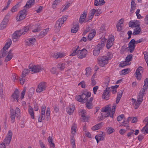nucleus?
<instances>
[{"label": "nucleus", "instance_id": "bf43d9fd", "mask_svg": "<svg viewBox=\"0 0 148 148\" xmlns=\"http://www.w3.org/2000/svg\"><path fill=\"white\" fill-rule=\"evenodd\" d=\"M50 71L53 74H57L58 73L56 71V68L53 67L51 69Z\"/></svg>", "mask_w": 148, "mask_h": 148}, {"label": "nucleus", "instance_id": "2f4dec72", "mask_svg": "<svg viewBox=\"0 0 148 148\" xmlns=\"http://www.w3.org/2000/svg\"><path fill=\"white\" fill-rule=\"evenodd\" d=\"M28 112L31 116V118L33 119H34V113L33 109L31 106H29L28 109Z\"/></svg>", "mask_w": 148, "mask_h": 148}, {"label": "nucleus", "instance_id": "6ab92c4d", "mask_svg": "<svg viewBox=\"0 0 148 148\" xmlns=\"http://www.w3.org/2000/svg\"><path fill=\"white\" fill-rule=\"evenodd\" d=\"M110 88H108L105 90L102 95V97L103 99L106 100H108L109 97V93L110 92Z\"/></svg>", "mask_w": 148, "mask_h": 148}, {"label": "nucleus", "instance_id": "aec40b11", "mask_svg": "<svg viewBox=\"0 0 148 148\" xmlns=\"http://www.w3.org/2000/svg\"><path fill=\"white\" fill-rule=\"evenodd\" d=\"M106 41V38H102L101 39L100 42L99 43V44L96 47V48H98V49L100 50L104 46L105 44Z\"/></svg>", "mask_w": 148, "mask_h": 148}, {"label": "nucleus", "instance_id": "9b49d317", "mask_svg": "<svg viewBox=\"0 0 148 148\" xmlns=\"http://www.w3.org/2000/svg\"><path fill=\"white\" fill-rule=\"evenodd\" d=\"M31 64H29V67L30 71L32 72V73L38 72L43 69L42 66L40 65H34L32 66H31Z\"/></svg>", "mask_w": 148, "mask_h": 148}, {"label": "nucleus", "instance_id": "20e7f679", "mask_svg": "<svg viewBox=\"0 0 148 148\" xmlns=\"http://www.w3.org/2000/svg\"><path fill=\"white\" fill-rule=\"evenodd\" d=\"M28 27H24L22 29L15 31L13 34L12 40L16 42L21 35L25 34L29 30Z\"/></svg>", "mask_w": 148, "mask_h": 148}, {"label": "nucleus", "instance_id": "603ef678", "mask_svg": "<svg viewBox=\"0 0 148 148\" xmlns=\"http://www.w3.org/2000/svg\"><path fill=\"white\" fill-rule=\"evenodd\" d=\"M114 131V129L112 127H108L107 128V132L109 134L112 133Z\"/></svg>", "mask_w": 148, "mask_h": 148}, {"label": "nucleus", "instance_id": "09e8293b", "mask_svg": "<svg viewBox=\"0 0 148 148\" xmlns=\"http://www.w3.org/2000/svg\"><path fill=\"white\" fill-rule=\"evenodd\" d=\"M145 59L148 66V53L145 51L143 53Z\"/></svg>", "mask_w": 148, "mask_h": 148}, {"label": "nucleus", "instance_id": "de8ad7c7", "mask_svg": "<svg viewBox=\"0 0 148 148\" xmlns=\"http://www.w3.org/2000/svg\"><path fill=\"white\" fill-rule=\"evenodd\" d=\"M71 144L72 147V148H75V138L74 136H72L71 140Z\"/></svg>", "mask_w": 148, "mask_h": 148}, {"label": "nucleus", "instance_id": "37998d69", "mask_svg": "<svg viewBox=\"0 0 148 148\" xmlns=\"http://www.w3.org/2000/svg\"><path fill=\"white\" fill-rule=\"evenodd\" d=\"M130 71V69H126L123 70L121 71V74L122 75H125L128 73Z\"/></svg>", "mask_w": 148, "mask_h": 148}, {"label": "nucleus", "instance_id": "393cba45", "mask_svg": "<svg viewBox=\"0 0 148 148\" xmlns=\"http://www.w3.org/2000/svg\"><path fill=\"white\" fill-rule=\"evenodd\" d=\"M87 14V13L84 11L83 13L81 15L79 19V22L80 23H82L84 21L85 18L86 17Z\"/></svg>", "mask_w": 148, "mask_h": 148}, {"label": "nucleus", "instance_id": "774afa93", "mask_svg": "<svg viewBox=\"0 0 148 148\" xmlns=\"http://www.w3.org/2000/svg\"><path fill=\"white\" fill-rule=\"evenodd\" d=\"M50 108L49 107H48L47 108L46 112V116H47V118H48L50 114Z\"/></svg>", "mask_w": 148, "mask_h": 148}, {"label": "nucleus", "instance_id": "a211bd4d", "mask_svg": "<svg viewBox=\"0 0 148 148\" xmlns=\"http://www.w3.org/2000/svg\"><path fill=\"white\" fill-rule=\"evenodd\" d=\"M114 40V37L113 36L108 39L107 42L106 47L108 49H110L113 45Z\"/></svg>", "mask_w": 148, "mask_h": 148}, {"label": "nucleus", "instance_id": "5701e85b", "mask_svg": "<svg viewBox=\"0 0 148 148\" xmlns=\"http://www.w3.org/2000/svg\"><path fill=\"white\" fill-rule=\"evenodd\" d=\"M123 20L122 19L120 20L119 22L116 25V27L118 31L120 32L122 29L123 26Z\"/></svg>", "mask_w": 148, "mask_h": 148}, {"label": "nucleus", "instance_id": "dca6fc26", "mask_svg": "<svg viewBox=\"0 0 148 148\" xmlns=\"http://www.w3.org/2000/svg\"><path fill=\"white\" fill-rule=\"evenodd\" d=\"M143 68L141 66H139L136 69V77L139 80H140L141 77V73L143 72Z\"/></svg>", "mask_w": 148, "mask_h": 148}, {"label": "nucleus", "instance_id": "e433bc0d", "mask_svg": "<svg viewBox=\"0 0 148 148\" xmlns=\"http://www.w3.org/2000/svg\"><path fill=\"white\" fill-rule=\"evenodd\" d=\"M49 30V28H47L44 29L39 34V36L42 37L46 35Z\"/></svg>", "mask_w": 148, "mask_h": 148}, {"label": "nucleus", "instance_id": "052dcab7", "mask_svg": "<svg viewBox=\"0 0 148 148\" xmlns=\"http://www.w3.org/2000/svg\"><path fill=\"white\" fill-rule=\"evenodd\" d=\"M26 91V88H25L23 89V90L21 92V98L22 99L24 98V96L25 93Z\"/></svg>", "mask_w": 148, "mask_h": 148}, {"label": "nucleus", "instance_id": "3c124183", "mask_svg": "<svg viewBox=\"0 0 148 148\" xmlns=\"http://www.w3.org/2000/svg\"><path fill=\"white\" fill-rule=\"evenodd\" d=\"M19 7L18 4H17L15 6H14L11 9V11L14 12L17 11L18 8Z\"/></svg>", "mask_w": 148, "mask_h": 148}, {"label": "nucleus", "instance_id": "ea45409f", "mask_svg": "<svg viewBox=\"0 0 148 148\" xmlns=\"http://www.w3.org/2000/svg\"><path fill=\"white\" fill-rule=\"evenodd\" d=\"M110 78L108 77H106L105 78V80L104 83L103 84L104 85L103 87L107 86L110 82Z\"/></svg>", "mask_w": 148, "mask_h": 148}, {"label": "nucleus", "instance_id": "473e14b6", "mask_svg": "<svg viewBox=\"0 0 148 148\" xmlns=\"http://www.w3.org/2000/svg\"><path fill=\"white\" fill-rule=\"evenodd\" d=\"M12 44V41L11 40H9L5 44V46L3 48V49L7 50L10 47Z\"/></svg>", "mask_w": 148, "mask_h": 148}, {"label": "nucleus", "instance_id": "4468645a", "mask_svg": "<svg viewBox=\"0 0 148 148\" xmlns=\"http://www.w3.org/2000/svg\"><path fill=\"white\" fill-rule=\"evenodd\" d=\"M12 135V131L10 130L8 132L6 138L4 140V143L8 145L10 144L11 140Z\"/></svg>", "mask_w": 148, "mask_h": 148}, {"label": "nucleus", "instance_id": "f03ea898", "mask_svg": "<svg viewBox=\"0 0 148 148\" xmlns=\"http://www.w3.org/2000/svg\"><path fill=\"white\" fill-rule=\"evenodd\" d=\"M87 53V51L85 49L81 50L79 49V47L77 46L73 48V52L70 54V56H73L77 55L79 58L82 59L86 57Z\"/></svg>", "mask_w": 148, "mask_h": 148}, {"label": "nucleus", "instance_id": "7c9ffc66", "mask_svg": "<svg viewBox=\"0 0 148 148\" xmlns=\"http://www.w3.org/2000/svg\"><path fill=\"white\" fill-rule=\"evenodd\" d=\"M103 123L101 122L97 124L92 128V129L93 130H96L100 129L102 127Z\"/></svg>", "mask_w": 148, "mask_h": 148}, {"label": "nucleus", "instance_id": "a878e982", "mask_svg": "<svg viewBox=\"0 0 148 148\" xmlns=\"http://www.w3.org/2000/svg\"><path fill=\"white\" fill-rule=\"evenodd\" d=\"M65 56V53H61L60 52H57L54 53L53 55V58L56 59H58L59 58H61Z\"/></svg>", "mask_w": 148, "mask_h": 148}, {"label": "nucleus", "instance_id": "5fc2aeb1", "mask_svg": "<svg viewBox=\"0 0 148 148\" xmlns=\"http://www.w3.org/2000/svg\"><path fill=\"white\" fill-rule=\"evenodd\" d=\"M43 9V7L41 6L35 8V10L37 13H40L42 11Z\"/></svg>", "mask_w": 148, "mask_h": 148}, {"label": "nucleus", "instance_id": "c85d7f7f", "mask_svg": "<svg viewBox=\"0 0 148 148\" xmlns=\"http://www.w3.org/2000/svg\"><path fill=\"white\" fill-rule=\"evenodd\" d=\"M136 8V4L134 2V0H132L131 3V9L130 12L131 14L134 12V10Z\"/></svg>", "mask_w": 148, "mask_h": 148}, {"label": "nucleus", "instance_id": "a18cd8bd", "mask_svg": "<svg viewBox=\"0 0 148 148\" xmlns=\"http://www.w3.org/2000/svg\"><path fill=\"white\" fill-rule=\"evenodd\" d=\"M29 72V71L28 69H26L24 70L22 72L21 75V77H25L26 76V75L28 74Z\"/></svg>", "mask_w": 148, "mask_h": 148}, {"label": "nucleus", "instance_id": "6e6d98bb", "mask_svg": "<svg viewBox=\"0 0 148 148\" xmlns=\"http://www.w3.org/2000/svg\"><path fill=\"white\" fill-rule=\"evenodd\" d=\"M128 121H124L122 123V124L121 125V126H123L124 127H126L128 128V127H129L128 126Z\"/></svg>", "mask_w": 148, "mask_h": 148}, {"label": "nucleus", "instance_id": "39448f33", "mask_svg": "<svg viewBox=\"0 0 148 148\" xmlns=\"http://www.w3.org/2000/svg\"><path fill=\"white\" fill-rule=\"evenodd\" d=\"M91 93L90 92L85 91L81 95H78L76 96V99L77 101L84 103L87 101V98L90 97Z\"/></svg>", "mask_w": 148, "mask_h": 148}, {"label": "nucleus", "instance_id": "69168bd1", "mask_svg": "<svg viewBox=\"0 0 148 148\" xmlns=\"http://www.w3.org/2000/svg\"><path fill=\"white\" fill-rule=\"evenodd\" d=\"M124 115L123 114H121L118 116L117 117V120L118 121H121L123 118L124 117Z\"/></svg>", "mask_w": 148, "mask_h": 148}, {"label": "nucleus", "instance_id": "0eeeda50", "mask_svg": "<svg viewBox=\"0 0 148 148\" xmlns=\"http://www.w3.org/2000/svg\"><path fill=\"white\" fill-rule=\"evenodd\" d=\"M14 111V110L12 108H11L10 110V117L11 122L12 123H14L15 121L16 115V117L19 119L20 116V110L18 108H16L15 110V112Z\"/></svg>", "mask_w": 148, "mask_h": 148}, {"label": "nucleus", "instance_id": "bb28decb", "mask_svg": "<svg viewBox=\"0 0 148 148\" xmlns=\"http://www.w3.org/2000/svg\"><path fill=\"white\" fill-rule=\"evenodd\" d=\"M104 134H103V133H102L101 134L97 135L95 136V138L96 139L97 143H98L100 141L103 140L104 138Z\"/></svg>", "mask_w": 148, "mask_h": 148}, {"label": "nucleus", "instance_id": "f704fd0d", "mask_svg": "<svg viewBox=\"0 0 148 148\" xmlns=\"http://www.w3.org/2000/svg\"><path fill=\"white\" fill-rule=\"evenodd\" d=\"M96 32L95 30H93L92 32H91L89 34L88 36V38L89 40H90L94 36Z\"/></svg>", "mask_w": 148, "mask_h": 148}, {"label": "nucleus", "instance_id": "ddd939ff", "mask_svg": "<svg viewBox=\"0 0 148 148\" xmlns=\"http://www.w3.org/2000/svg\"><path fill=\"white\" fill-rule=\"evenodd\" d=\"M135 41L132 39L129 42L128 44V47L127 48L128 51H129L130 53H132L134 51V48L136 46Z\"/></svg>", "mask_w": 148, "mask_h": 148}, {"label": "nucleus", "instance_id": "f8f14e48", "mask_svg": "<svg viewBox=\"0 0 148 148\" xmlns=\"http://www.w3.org/2000/svg\"><path fill=\"white\" fill-rule=\"evenodd\" d=\"M27 15L26 10L25 9L20 11L18 14L16 18L18 21H21L24 19Z\"/></svg>", "mask_w": 148, "mask_h": 148}, {"label": "nucleus", "instance_id": "b1692460", "mask_svg": "<svg viewBox=\"0 0 148 148\" xmlns=\"http://www.w3.org/2000/svg\"><path fill=\"white\" fill-rule=\"evenodd\" d=\"M75 109V106L73 105H69L66 108L67 113L70 115L73 113Z\"/></svg>", "mask_w": 148, "mask_h": 148}, {"label": "nucleus", "instance_id": "8fccbe9b", "mask_svg": "<svg viewBox=\"0 0 148 148\" xmlns=\"http://www.w3.org/2000/svg\"><path fill=\"white\" fill-rule=\"evenodd\" d=\"M129 27H137L136 24L134 22L132 21L129 22Z\"/></svg>", "mask_w": 148, "mask_h": 148}, {"label": "nucleus", "instance_id": "72a5a7b5", "mask_svg": "<svg viewBox=\"0 0 148 148\" xmlns=\"http://www.w3.org/2000/svg\"><path fill=\"white\" fill-rule=\"evenodd\" d=\"M66 64L64 63H59L57 65V68L61 71L63 70L65 67Z\"/></svg>", "mask_w": 148, "mask_h": 148}, {"label": "nucleus", "instance_id": "4be33fe9", "mask_svg": "<svg viewBox=\"0 0 148 148\" xmlns=\"http://www.w3.org/2000/svg\"><path fill=\"white\" fill-rule=\"evenodd\" d=\"M79 28L77 23H73L71 26V32L72 33H76L78 31Z\"/></svg>", "mask_w": 148, "mask_h": 148}, {"label": "nucleus", "instance_id": "0e129e2a", "mask_svg": "<svg viewBox=\"0 0 148 148\" xmlns=\"http://www.w3.org/2000/svg\"><path fill=\"white\" fill-rule=\"evenodd\" d=\"M141 102H139V101H138V100H137V101L136 102L135 104L134 108L135 109H137L138 108Z\"/></svg>", "mask_w": 148, "mask_h": 148}, {"label": "nucleus", "instance_id": "c9c22d12", "mask_svg": "<svg viewBox=\"0 0 148 148\" xmlns=\"http://www.w3.org/2000/svg\"><path fill=\"white\" fill-rule=\"evenodd\" d=\"M134 29V32L132 33L133 35H137L139 34L141 28L140 27L138 26L137 27Z\"/></svg>", "mask_w": 148, "mask_h": 148}, {"label": "nucleus", "instance_id": "c03bdc74", "mask_svg": "<svg viewBox=\"0 0 148 148\" xmlns=\"http://www.w3.org/2000/svg\"><path fill=\"white\" fill-rule=\"evenodd\" d=\"M132 54H130L128 55L126 57L125 59V62L129 63V62L131 61L132 60Z\"/></svg>", "mask_w": 148, "mask_h": 148}, {"label": "nucleus", "instance_id": "f3484780", "mask_svg": "<svg viewBox=\"0 0 148 148\" xmlns=\"http://www.w3.org/2000/svg\"><path fill=\"white\" fill-rule=\"evenodd\" d=\"M35 39L34 38H31L26 39L25 40L26 44L28 46H32L35 43Z\"/></svg>", "mask_w": 148, "mask_h": 148}, {"label": "nucleus", "instance_id": "79ce46f5", "mask_svg": "<svg viewBox=\"0 0 148 148\" xmlns=\"http://www.w3.org/2000/svg\"><path fill=\"white\" fill-rule=\"evenodd\" d=\"M61 1H62L61 0H55V1L53 2L52 5V7L53 8H55L56 7V5Z\"/></svg>", "mask_w": 148, "mask_h": 148}, {"label": "nucleus", "instance_id": "58836bf2", "mask_svg": "<svg viewBox=\"0 0 148 148\" xmlns=\"http://www.w3.org/2000/svg\"><path fill=\"white\" fill-rule=\"evenodd\" d=\"M77 126L76 124H74L71 127V133L72 134H74L76 133Z\"/></svg>", "mask_w": 148, "mask_h": 148}, {"label": "nucleus", "instance_id": "a19ab883", "mask_svg": "<svg viewBox=\"0 0 148 148\" xmlns=\"http://www.w3.org/2000/svg\"><path fill=\"white\" fill-rule=\"evenodd\" d=\"M141 131L143 134L148 133V125L146 124L145 126L143 128Z\"/></svg>", "mask_w": 148, "mask_h": 148}, {"label": "nucleus", "instance_id": "f257e3e1", "mask_svg": "<svg viewBox=\"0 0 148 148\" xmlns=\"http://www.w3.org/2000/svg\"><path fill=\"white\" fill-rule=\"evenodd\" d=\"M111 108L109 105L106 106L105 107H103L101 109V112H104V114H101V116L100 117V119L101 120H103L105 118L108 117L110 115L111 118H113L115 111L112 110L111 112Z\"/></svg>", "mask_w": 148, "mask_h": 148}, {"label": "nucleus", "instance_id": "cd10ccee", "mask_svg": "<svg viewBox=\"0 0 148 148\" xmlns=\"http://www.w3.org/2000/svg\"><path fill=\"white\" fill-rule=\"evenodd\" d=\"M123 90H120L117 93V95L116 101V103L117 104L119 102L122 96Z\"/></svg>", "mask_w": 148, "mask_h": 148}, {"label": "nucleus", "instance_id": "2eb2a0df", "mask_svg": "<svg viewBox=\"0 0 148 148\" xmlns=\"http://www.w3.org/2000/svg\"><path fill=\"white\" fill-rule=\"evenodd\" d=\"M46 87V85L45 83L43 82L40 83L38 85L36 91L37 92H40L45 90Z\"/></svg>", "mask_w": 148, "mask_h": 148}, {"label": "nucleus", "instance_id": "6e6552de", "mask_svg": "<svg viewBox=\"0 0 148 148\" xmlns=\"http://www.w3.org/2000/svg\"><path fill=\"white\" fill-rule=\"evenodd\" d=\"M67 17L66 16H63L57 21L55 27L56 32H58L60 31L61 26L64 22L66 20Z\"/></svg>", "mask_w": 148, "mask_h": 148}, {"label": "nucleus", "instance_id": "680f3d73", "mask_svg": "<svg viewBox=\"0 0 148 148\" xmlns=\"http://www.w3.org/2000/svg\"><path fill=\"white\" fill-rule=\"evenodd\" d=\"M79 85H80L83 88H85L86 84L84 81H82L78 84Z\"/></svg>", "mask_w": 148, "mask_h": 148}, {"label": "nucleus", "instance_id": "4c0bfd02", "mask_svg": "<svg viewBox=\"0 0 148 148\" xmlns=\"http://www.w3.org/2000/svg\"><path fill=\"white\" fill-rule=\"evenodd\" d=\"M86 113L85 111L84 110H82L81 113V116L83 117L84 121H86L88 119V117L86 116Z\"/></svg>", "mask_w": 148, "mask_h": 148}, {"label": "nucleus", "instance_id": "7ed1b4c3", "mask_svg": "<svg viewBox=\"0 0 148 148\" xmlns=\"http://www.w3.org/2000/svg\"><path fill=\"white\" fill-rule=\"evenodd\" d=\"M112 54L110 52L107 53L106 56H99L97 58L98 64L101 66H104L107 64L109 60H110L112 57Z\"/></svg>", "mask_w": 148, "mask_h": 148}, {"label": "nucleus", "instance_id": "c756f323", "mask_svg": "<svg viewBox=\"0 0 148 148\" xmlns=\"http://www.w3.org/2000/svg\"><path fill=\"white\" fill-rule=\"evenodd\" d=\"M34 3V0H29L27 2L24 7L26 8H29L32 5H33Z\"/></svg>", "mask_w": 148, "mask_h": 148}, {"label": "nucleus", "instance_id": "423d86ee", "mask_svg": "<svg viewBox=\"0 0 148 148\" xmlns=\"http://www.w3.org/2000/svg\"><path fill=\"white\" fill-rule=\"evenodd\" d=\"M148 86V78H146L144 81V85L142 90L140 91L138 96V101L142 102L143 99V97L144 92L145 90H147Z\"/></svg>", "mask_w": 148, "mask_h": 148}, {"label": "nucleus", "instance_id": "13d9d810", "mask_svg": "<svg viewBox=\"0 0 148 148\" xmlns=\"http://www.w3.org/2000/svg\"><path fill=\"white\" fill-rule=\"evenodd\" d=\"M130 64L128 63L127 62H126L125 61V62H123V63H120L119 65V66L121 67H123L124 66H126L127 65H128Z\"/></svg>", "mask_w": 148, "mask_h": 148}, {"label": "nucleus", "instance_id": "412c9836", "mask_svg": "<svg viewBox=\"0 0 148 148\" xmlns=\"http://www.w3.org/2000/svg\"><path fill=\"white\" fill-rule=\"evenodd\" d=\"M19 92L17 89L16 90L12 96V98L13 99L14 101L16 99L17 102L18 101L19 97Z\"/></svg>", "mask_w": 148, "mask_h": 148}, {"label": "nucleus", "instance_id": "49530a36", "mask_svg": "<svg viewBox=\"0 0 148 148\" xmlns=\"http://www.w3.org/2000/svg\"><path fill=\"white\" fill-rule=\"evenodd\" d=\"M93 52L94 55L95 56H97L100 53V50L98 49V48L95 47Z\"/></svg>", "mask_w": 148, "mask_h": 148}, {"label": "nucleus", "instance_id": "1a4fd4ad", "mask_svg": "<svg viewBox=\"0 0 148 148\" xmlns=\"http://www.w3.org/2000/svg\"><path fill=\"white\" fill-rule=\"evenodd\" d=\"M8 51L5 49H3V51L1 53V57H4L7 54L8 55L6 57L5 61L8 62L12 58L13 56V54L12 53V50H10L9 52H8Z\"/></svg>", "mask_w": 148, "mask_h": 148}, {"label": "nucleus", "instance_id": "4d7b16f0", "mask_svg": "<svg viewBox=\"0 0 148 148\" xmlns=\"http://www.w3.org/2000/svg\"><path fill=\"white\" fill-rule=\"evenodd\" d=\"M139 12L140 10L139 9H138L136 11V14L138 18L141 19L143 18V17L141 16L139 14Z\"/></svg>", "mask_w": 148, "mask_h": 148}, {"label": "nucleus", "instance_id": "864d4df0", "mask_svg": "<svg viewBox=\"0 0 148 148\" xmlns=\"http://www.w3.org/2000/svg\"><path fill=\"white\" fill-rule=\"evenodd\" d=\"M86 107L88 109H91L92 107V103L87 101L86 103Z\"/></svg>", "mask_w": 148, "mask_h": 148}, {"label": "nucleus", "instance_id": "e2e57ef3", "mask_svg": "<svg viewBox=\"0 0 148 148\" xmlns=\"http://www.w3.org/2000/svg\"><path fill=\"white\" fill-rule=\"evenodd\" d=\"M11 79L12 80L15 82L16 80H17V79L16 78V75L15 74H13L11 77Z\"/></svg>", "mask_w": 148, "mask_h": 148}, {"label": "nucleus", "instance_id": "9d476101", "mask_svg": "<svg viewBox=\"0 0 148 148\" xmlns=\"http://www.w3.org/2000/svg\"><path fill=\"white\" fill-rule=\"evenodd\" d=\"M10 16V13H8L5 16L3 20L1 23L0 25V29L3 30L6 27L8 21V19Z\"/></svg>", "mask_w": 148, "mask_h": 148}, {"label": "nucleus", "instance_id": "338daca9", "mask_svg": "<svg viewBox=\"0 0 148 148\" xmlns=\"http://www.w3.org/2000/svg\"><path fill=\"white\" fill-rule=\"evenodd\" d=\"M45 118V115H40V117L38 118V121L39 122H41L42 120H44Z\"/></svg>", "mask_w": 148, "mask_h": 148}]
</instances>
